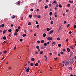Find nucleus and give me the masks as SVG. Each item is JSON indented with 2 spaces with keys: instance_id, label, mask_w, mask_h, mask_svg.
<instances>
[{
  "instance_id": "nucleus-56",
  "label": "nucleus",
  "mask_w": 76,
  "mask_h": 76,
  "mask_svg": "<svg viewBox=\"0 0 76 76\" xmlns=\"http://www.w3.org/2000/svg\"><path fill=\"white\" fill-rule=\"evenodd\" d=\"M69 34H72V31H70L69 32Z\"/></svg>"
},
{
  "instance_id": "nucleus-52",
  "label": "nucleus",
  "mask_w": 76,
  "mask_h": 76,
  "mask_svg": "<svg viewBox=\"0 0 76 76\" xmlns=\"http://www.w3.org/2000/svg\"><path fill=\"white\" fill-rule=\"evenodd\" d=\"M55 15H57V12H55L54 13Z\"/></svg>"
},
{
  "instance_id": "nucleus-59",
  "label": "nucleus",
  "mask_w": 76,
  "mask_h": 76,
  "mask_svg": "<svg viewBox=\"0 0 76 76\" xmlns=\"http://www.w3.org/2000/svg\"><path fill=\"white\" fill-rule=\"evenodd\" d=\"M74 28H76V25H75L74 26Z\"/></svg>"
},
{
  "instance_id": "nucleus-54",
  "label": "nucleus",
  "mask_w": 76,
  "mask_h": 76,
  "mask_svg": "<svg viewBox=\"0 0 76 76\" xmlns=\"http://www.w3.org/2000/svg\"><path fill=\"white\" fill-rule=\"evenodd\" d=\"M61 31V29L60 28H59V30H58V31Z\"/></svg>"
},
{
  "instance_id": "nucleus-14",
  "label": "nucleus",
  "mask_w": 76,
  "mask_h": 76,
  "mask_svg": "<svg viewBox=\"0 0 76 76\" xmlns=\"http://www.w3.org/2000/svg\"><path fill=\"white\" fill-rule=\"evenodd\" d=\"M46 36V34H45V33H44L43 34V37H45Z\"/></svg>"
},
{
  "instance_id": "nucleus-51",
  "label": "nucleus",
  "mask_w": 76,
  "mask_h": 76,
  "mask_svg": "<svg viewBox=\"0 0 76 76\" xmlns=\"http://www.w3.org/2000/svg\"><path fill=\"white\" fill-rule=\"evenodd\" d=\"M13 27V24H11V27Z\"/></svg>"
},
{
  "instance_id": "nucleus-29",
  "label": "nucleus",
  "mask_w": 76,
  "mask_h": 76,
  "mask_svg": "<svg viewBox=\"0 0 76 76\" xmlns=\"http://www.w3.org/2000/svg\"><path fill=\"white\" fill-rule=\"evenodd\" d=\"M61 44H58V47H61Z\"/></svg>"
},
{
  "instance_id": "nucleus-8",
  "label": "nucleus",
  "mask_w": 76,
  "mask_h": 76,
  "mask_svg": "<svg viewBox=\"0 0 76 76\" xmlns=\"http://www.w3.org/2000/svg\"><path fill=\"white\" fill-rule=\"evenodd\" d=\"M48 5H46L45 6V9H47V8H48Z\"/></svg>"
},
{
  "instance_id": "nucleus-28",
  "label": "nucleus",
  "mask_w": 76,
  "mask_h": 76,
  "mask_svg": "<svg viewBox=\"0 0 76 76\" xmlns=\"http://www.w3.org/2000/svg\"><path fill=\"white\" fill-rule=\"evenodd\" d=\"M23 41V39H20V42H22Z\"/></svg>"
},
{
  "instance_id": "nucleus-9",
  "label": "nucleus",
  "mask_w": 76,
  "mask_h": 76,
  "mask_svg": "<svg viewBox=\"0 0 76 76\" xmlns=\"http://www.w3.org/2000/svg\"><path fill=\"white\" fill-rule=\"evenodd\" d=\"M69 2L70 3H71V4H72V3H73V1H71L70 0H69Z\"/></svg>"
},
{
  "instance_id": "nucleus-12",
  "label": "nucleus",
  "mask_w": 76,
  "mask_h": 76,
  "mask_svg": "<svg viewBox=\"0 0 76 76\" xmlns=\"http://www.w3.org/2000/svg\"><path fill=\"white\" fill-rule=\"evenodd\" d=\"M53 13V12H51L49 13V15L50 16H51L52 15V14Z\"/></svg>"
},
{
  "instance_id": "nucleus-2",
  "label": "nucleus",
  "mask_w": 76,
  "mask_h": 76,
  "mask_svg": "<svg viewBox=\"0 0 76 76\" xmlns=\"http://www.w3.org/2000/svg\"><path fill=\"white\" fill-rule=\"evenodd\" d=\"M54 32V30H52L51 31H50V32H49V34H48L49 35H50V34H52V33H53V32Z\"/></svg>"
},
{
  "instance_id": "nucleus-18",
  "label": "nucleus",
  "mask_w": 76,
  "mask_h": 76,
  "mask_svg": "<svg viewBox=\"0 0 76 76\" xmlns=\"http://www.w3.org/2000/svg\"><path fill=\"white\" fill-rule=\"evenodd\" d=\"M8 32H11V31H12V30L11 29H9L8 30Z\"/></svg>"
},
{
  "instance_id": "nucleus-53",
  "label": "nucleus",
  "mask_w": 76,
  "mask_h": 76,
  "mask_svg": "<svg viewBox=\"0 0 76 76\" xmlns=\"http://www.w3.org/2000/svg\"><path fill=\"white\" fill-rule=\"evenodd\" d=\"M36 23L37 25H38V21H37L36 22Z\"/></svg>"
},
{
  "instance_id": "nucleus-20",
  "label": "nucleus",
  "mask_w": 76,
  "mask_h": 76,
  "mask_svg": "<svg viewBox=\"0 0 76 76\" xmlns=\"http://www.w3.org/2000/svg\"><path fill=\"white\" fill-rule=\"evenodd\" d=\"M30 65L31 66H34V64H33V63H31L30 64Z\"/></svg>"
},
{
  "instance_id": "nucleus-38",
  "label": "nucleus",
  "mask_w": 76,
  "mask_h": 76,
  "mask_svg": "<svg viewBox=\"0 0 76 76\" xmlns=\"http://www.w3.org/2000/svg\"><path fill=\"white\" fill-rule=\"evenodd\" d=\"M16 31L17 32H19V30H18V29H16Z\"/></svg>"
},
{
  "instance_id": "nucleus-50",
  "label": "nucleus",
  "mask_w": 76,
  "mask_h": 76,
  "mask_svg": "<svg viewBox=\"0 0 76 76\" xmlns=\"http://www.w3.org/2000/svg\"><path fill=\"white\" fill-rule=\"evenodd\" d=\"M34 37H36V36H37V34H34Z\"/></svg>"
},
{
  "instance_id": "nucleus-11",
  "label": "nucleus",
  "mask_w": 76,
  "mask_h": 76,
  "mask_svg": "<svg viewBox=\"0 0 76 76\" xmlns=\"http://www.w3.org/2000/svg\"><path fill=\"white\" fill-rule=\"evenodd\" d=\"M20 2L19 1H18V5H20Z\"/></svg>"
},
{
  "instance_id": "nucleus-60",
  "label": "nucleus",
  "mask_w": 76,
  "mask_h": 76,
  "mask_svg": "<svg viewBox=\"0 0 76 76\" xmlns=\"http://www.w3.org/2000/svg\"><path fill=\"white\" fill-rule=\"evenodd\" d=\"M37 28H39V25H37Z\"/></svg>"
},
{
  "instance_id": "nucleus-63",
  "label": "nucleus",
  "mask_w": 76,
  "mask_h": 76,
  "mask_svg": "<svg viewBox=\"0 0 76 76\" xmlns=\"http://www.w3.org/2000/svg\"><path fill=\"white\" fill-rule=\"evenodd\" d=\"M49 44H50V42H48L47 43V45H49Z\"/></svg>"
},
{
  "instance_id": "nucleus-47",
  "label": "nucleus",
  "mask_w": 76,
  "mask_h": 76,
  "mask_svg": "<svg viewBox=\"0 0 76 76\" xmlns=\"http://www.w3.org/2000/svg\"><path fill=\"white\" fill-rule=\"evenodd\" d=\"M67 23V22L66 21H65L64 22V24H65V23Z\"/></svg>"
},
{
  "instance_id": "nucleus-31",
  "label": "nucleus",
  "mask_w": 76,
  "mask_h": 76,
  "mask_svg": "<svg viewBox=\"0 0 76 76\" xmlns=\"http://www.w3.org/2000/svg\"><path fill=\"white\" fill-rule=\"evenodd\" d=\"M12 18L13 19H15V15H13L12 16Z\"/></svg>"
},
{
  "instance_id": "nucleus-13",
  "label": "nucleus",
  "mask_w": 76,
  "mask_h": 76,
  "mask_svg": "<svg viewBox=\"0 0 76 76\" xmlns=\"http://www.w3.org/2000/svg\"><path fill=\"white\" fill-rule=\"evenodd\" d=\"M35 60V59L34 58H32L31 59V61H34Z\"/></svg>"
},
{
  "instance_id": "nucleus-39",
  "label": "nucleus",
  "mask_w": 76,
  "mask_h": 76,
  "mask_svg": "<svg viewBox=\"0 0 76 76\" xmlns=\"http://www.w3.org/2000/svg\"><path fill=\"white\" fill-rule=\"evenodd\" d=\"M61 54H64V52H61L60 53Z\"/></svg>"
},
{
  "instance_id": "nucleus-7",
  "label": "nucleus",
  "mask_w": 76,
  "mask_h": 76,
  "mask_svg": "<svg viewBox=\"0 0 76 76\" xmlns=\"http://www.w3.org/2000/svg\"><path fill=\"white\" fill-rule=\"evenodd\" d=\"M70 49H69V48H67V51H68V52H70Z\"/></svg>"
},
{
  "instance_id": "nucleus-22",
  "label": "nucleus",
  "mask_w": 76,
  "mask_h": 76,
  "mask_svg": "<svg viewBox=\"0 0 76 76\" xmlns=\"http://www.w3.org/2000/svg\"><path fill=\"white\" fill-rule=\"evenodd\" d=\"M73 55V52H70V56H72Z\"/></svg>"
},
{
  "instance_id": "nucleus-40",
  "label": "nucleus",
  "mask_w": 76,
  "mask_h": 76,
  "mask_svg": "<svg viewBox=\"0 0 76 76\" xmlns=\"http://www.w3.org/2000/svg\"><path fill=\"white\" fill-rule=\"evenodd\" d=\"M37 43H38V44H39V43H40V41H37Z\"/></svg>"
},
{
  "instance_id": "nucleus-48",
  "label": "nucleus",
  "mask_w": 76,
  "mask_h": 76,
  "mask_svg": "<svg viewBox=\"0 0 76 76\" xmlns=\"http://www.w3.org/2000/svg\"><path fill=\"white\" fill-rule=\"evenodd\" d=\"M35 54H38V52H35Z\"/></svg>"
},
{
  "instance_id": "nucleus-10",
  "label": "nucleus",
  "mask_w": 76,
  "mask_h": 76,
  "mask_svg": "<svg viewBox=\"0 0 76 76\" xmlns=\"http://www.w3.org/2000/svg\"><path fill=\"white\" fill-rule=\"evenodd\" d=\"M3 39L5 40V39H6V37L5 36H4L3 37Z\"/></svg>"
},
{
  "instance_id": "nucleus-43",
  "label": "nucleus",
  "mask_w": 76,
  "mask_h": 76,
  "mask_svg": "<svg viewBox=\"0 0 76 76\" xmlns=\"http://www.w3.org/2000/svg\"><path fill=\"white\" fill-rule=\"evenodd\" d=\"M68 41H69V39H66V42H67Z\"/></svg>"
},
{
  "instance_id": "nucleus-25",
  "label": "nucleus",
  "mask_w": 76,
  "mask_h": 76,
  "mask_svg": "<svg viewBox=\"0 0 76 76\" xmlns=\"http://www.w3.org/2000/svg\"><path fill=\"white\" fill-rule=\"evenodd\" d=\"M40 54H43V51H40Z\"/></svg>"
},
{
  "instance_id": "nucleus-16",
  "label": "nucleus",
  "mask_w": 76,
  "mask_h": 76,
  "mask_svg": "<svg viewBox=\"0 0 76 76\" xmlns=\"http://www.w3.org/2000/svg\"><path fill=\"white\" fill-rule=\"evenodd\" d=\"M41 43H44V40H41Z\"/></svg>"
},
{
  "instance_id": "nucleus-6",
  "label": "nucleus",
  "mask_w": 76,
  "mask_h": 76,
  "mask_svg": "<svg viewBox=\"0 0 76 76\" xmlns=\"http://www.w3.org/2000/svg\"><path fill=\"white\" fill-rule=\"evenodd\" d=\"M44 48H45V46H43V47H41V49L42 50Z\"/></svg>"
},
{
  "instance_id": "nucleus-49",
  "label": "nucleus",
  "mask_w": 76,
  "mask_h": 76,
  "mask_svg": "<svg viewBox=\"0 0 76 76\" xmlns=\"http://www.w3.org/2000/svg\"><path fill=\"white\" fill-rule=\"evenodd\" d=\"M72 69V67H71V66L69 67V70H70V69Z\"/></svg>"
},
{
  "instance_id": "nucleus-30",
  "label": "nucleus",
  "mask_w": 76,
  "mask_h": 76,
  "mask_svg": "<svg viewBox=\"0 0 76 76\" xmlns=\"http://www.w3.org/2000/svg\"><path fill=\"white\" fill-rule=\"evenodd\" d=\"M67 6L68 7H70V4H68L67 5Z\"/></svg>"
},
{
  "instance_id": "nucleus-24",
  "label": "nucleus",
  "mask_w": 76,
  "mask_h": 76,
  "mask_svg": "<svg viewBox=\"0 0 76 76\" xmlns=\"http://www.w3.org/2000/svg\"><path fill=\"white\" fill-rule=\"evenodd\" d=\"M44 45H45V46H47V43H45L44 44Z\"/></svg>"
},
{
  "instance_id": "nucleus-19",
  "label": "nucleus",
  "mask_w": 76,
  "mask_h": 76,
  "mask_svg": "<svg viewBox=\"0 0 76 76\" xmlns=\"http://www.w3.org/2000/svg\"><path fill=\"white\" fill-rule=\"evenodd\" d=\"M38 63H37L35 64V66H38Z\"/></svg>"
},
{
  "instance_id": "nucleus-42",
  "label": "nucleus",
  "mask_w": 76,
  "mask_h": 76,
  "mask_svg": "<svg viewBox=\"0 0 76 76\" xmlns=\"http://www.w3.org/2000/svg\"><path fill=\"white\" fill-rule=\"evenodd\" d=\"M18 29H20V26H18Z\"/></svg>"
},
{
  "instance_id": "nucleus-21",
  "label": "nucleus",
  "mask_w": 76,
  "mask_h": 76,
  "mask_svg": "<svg viewBox=\"0 0 76 76\" xmlns=\"http://www.w3.org/2000/svg\"><path fill=\"white\" fill-rule=\"evenodd\" d=\"M26 36V34H23V37H25Z\"/></svg>"
},
{
  "instance_id": "nucleus-17",
  "label": "nucleus",
  "mask_w": 76,
  "mask_h": 76,
  "mask_svg": "<svg viewBox=\"0 0 76 76\" xmlns=\"http://www.w3.org/2000/svg\"><path fill=\"white\" fill-rule=\"evenodd\" d=\"M29 18H31L32 17V15H30L29 16Z\"/></svg>"
},
{
  "instance_id": "nucleus-45",
  "label": "nucleus",
  "mask_w": 76,
  "mask_h": 76,
  "mask_svg": "<svg viewBox=\"0 0 76 76\" xmlns=\"http://www.w3.org/2000/svg\"><path fill=\"white\" fill-rule=\"evenodd\" d=\"M30 11L31 12H33V11H34V10H33V9H31Z\"/></svg>"
},
{
  "instance_id": "nucleus-35",
  "label": "nucleus",
  "mask_w": 76,
  "mask_h": 76,
  "mask_svg": "<svg viewBox=\"0 0 76 76\" xmlns=\"http://www.w3.org/2000/svg\"><path fill=\"white\" fill-rule=\"evenodd\" d=\"M37 18H41V16L40 15H39L38 16Z\"/></svg>"
},
{
  "instance_id": "nucleus-26",
  "label": "nucleus",
  "mask_w": 76,
  "mask_h": 76,
  "mask_svg": "<svg viewBox=\"0 0 76 76\" xmlns=\"http://www.w3.org/2000/svg\"><path fill=\"white\" fill-rule=\"evenodd\" d=\"M50 29L49 28H48L47 29V31H50Z\"/></svg>"
},
{
  "instance_id": "nucleus-46",
  "label": "nucleus",
  "mask_w": 76,
  "mask_h": 76,
  "mask_svg": "<svg viewBox=\"0 0 76 76\" xmlns=\"http://www.w3.org/2000/svg\"><path fill=\"white\" fill-rule=\"evenodd\" d=\"M4 53H6L7 51H6V50H4Z\"/></svg>"
},
{
  "instance_id": "nucleus-58",
  "label": "nucleus",
  "mask_w": 76,
  "mask_h": 76,
  "mask_svg": "<svg viewBox=\"0 0 76 76\" xmlns=\"http://www.w3.org/2000/svg\"><path fill=\"white\" fill-rule=\"evenodd\" d=\"M69 12V10H66V12L67 13V12Z\"/></svg>"
},
{
  "instance_id": "nucleus-15",
  "label": "nucleus",
  "mask_w": 76,
  "mask_h": 76,
  "mask_svg": "<svg viewBox=\"0 0 76 76\" xmlns=\"http://www.w3.org/2000/svg\"><path fill=\"white\" fill-rule=\"evenodd\" d=\"M58 6H59V7H60V8L62 7V6L61 5V4H59Z\"/></svg>"
},
{
  "instance_id": "nucleus-27",
  "label": "nucleus",
  "mask_w": 76,
  "mask_h": 76,
  "mask_svg": "<svg viewBox=\"0 0 76 76\" xmlns=\"http://www.w3.org/2000/svg\"><path fill=\"white\" fill-rule=\"evenodd\" d=\"M3 33L5 34V33L6 32V30H4L3 31Z\"/></svg>"
},
{
  "instance_id": "nucleus-33",
  "label": "nucleus",
  "mask_w": 76,
  "mask_h": 76,
  "mask_svg": "<svg viewBox=\"0 0 76 76\" xmlns=\"http://www.w3.org/2000/svg\"><path fill=\"white\" fill-rule=\"evenodd\" d=\"M52 5V4H49L48 5L49 6V7H51Z\"/></svg>"
},
{
  "instance_id": "nucleus-62",
  "label": "nucleus",
  "mask_w": 76,
  "mask_h": 76,
  "mask_svg": "<svg viewBox=\"0 0 76 76\" xmlns=\"http://www.w3.org/2000/svg\"><path fill=\"white\" fill-rule=\"evenodd\" d=\"M55 18H57V15H55Z\"/></svg>"
},
{
  "instance_id": "nucleus-55",
  "label": "nucleus",
  "mask_w": 76,
  "mask_h": 76,
  "mask_svg": "<svg viewBox=\"0 0 76 76\" xmlns=\"http://www.w3.org/2000/svg\"><path fill=\"white\" fill-rule=\"evenodd\" d=\"M56 44V43H55V42H53L52 44Z\"/></svg>"
},
{
  "instance_id": "nucleus-57",
  "label": "nucleus",
  "mask_w": 76,
  "mask_h": 76,
  "mask_svg": "<svg viewBox=\"0 0 76 76\" xmlns=\"http://www.w3.org/2000/svg\"><path fill=\"white\" fill-rule=\"evenodd\" d=\"M34 16L35 18H37V15H35Z\"/></svg>"
},
{
  "instance_id": "nucleus-5",
  "label": "nucleus",
  "mask_w": 76,
  "mask_h": 76,
  "mask_svg": "<svg viewBox=\"0 0 76 76\" xmlns=\"http://www.w3.org/2000/svg\"><path fill=\"white\" fill-rule=\"evenodd\" d=\"M57 1L55 0V1H54L52 3V4L53 5V4H54V3H55V4H57Z\"/></svg>"
},
{
  "instance_id": "nucleus-61",
  "label": "nucleus",
  "mask_w": 76,
  "mask_h": 76,
  "mask_svg": "<svg viewBox=\"0 0 76 76\" xmlns=\"http://www.w3.org/2000/svg\"><path fill=\"white\" fill-rule=\"evenodd\" d=\"M14 35H17V34L16 33H14Z\"/></svg>"
},
{
  "instance_id": "nucleus-1",
  "label": "nucleus",
  "mask_w": 76,
  "mask_h": 76,
  "mask_svg": "<svg viewBox=\"0 0 76 76\" xmlns=\"http://www.w3.org/2000/svg\"><path fill=\"white\" fill-rule=\"evenodd\" d=\"M47 40H48V41H49V40H50V41H52V40H53V38L48 37L47 38Z\"/></svg>"
},
{
  "instance_id": "nucleus-41",
  "label": "nucleus",
  "mask_w": 76,
  "mask_h": 76,
  "mask_svg": "<svg viewBox=\"0 0 76 76\" xmlns=\"http://www.w3.org/2000/svg\"><path fill=\"white\" fill-rule=\"evenodd\" d=\"M60 39V38L58 37L57 38V40H58V41H59Z\"/></svg>"
},
{
  "instance_id": "nucleus-44",
  "label": "nucleus",
  "mask_w": 76,
  "mask_h": 76,
  "mask_svg": "<svg viewBox=\"0 0 76 76\" xmlns=\"http://www.w3.org/2000/svg\"><path fill=\"white\" fill-rule=\"evenodd\" d=\"M16 45L15 46V47L14 48V50H16Z\"/></svg>"
},
{
  "instance_id": "nucleus-36",
  "label": "nucleus",
  "mask_w": 76,
  "mask_h": 76,
  "mask_svg": "<svg viewBox=\"0 0 76 76\" xmlns=\"http://www.w3.org/2000/svg\"><path fill=\"white\" fill-rule=\"evenodd\" d=\"M70 48L71 49H72V50H73V49H74L73 47H72V46H70Z\"/></svg>"
},
{
  "instance_id": "nucleus-37",
  "label": "nucleus",
  "mask_w": 76,
  "mask_h": 76,
  "mask_svg": "<svg viewBox=\"0 0 76 76\" xmlns=\"http://www.w3.org/2000/svg\"><path fill=\"white\" fill-rule=\"evenodd\" d=\"M50 24L51 25H53V21H52L50 22Z\"/></svg>"
},
{
  "instance_id": "nucleus-32",
  "label": "nucleus",
  "mask_w": 76,
  "mask_h": 76,
  "mask_svg": "<svg viewBox=\"0 0 76 76\" xmlns=\"http://www.w3.org/2000/svg\"><path fill=\"white\" fill-rule=\"evenodd\" d=\"M2 27H4V24H3L2 25H1Z\"/></svg>"
},
{
  "instance_id": "nucleus-4",
  "label": "nucleus",
  "mask_w": 76,
  "mask_h": 76,
  "mask_svg": "<svg viewBox=\"0 0 76 76\" xmlns=\"http://www.w3.org/2000/svg\"><path fill=\"white\" fill-rule=\"evenodd\" d=\"M70 62V63L71 64H72L73 63V60H72L70 61H69Z\"/></svg>"
},
{
  "instance_id": "nucleus-64",
  "label": "nucleus",
  "mask_w": 76,
  "mask_h": 76,
  "mask_svg": "<svg viewBox=\"0 0 76 76\" xmlns=\"http://www.w3.org/2000/svg\"><path fill=\"white\" fill-rule=\"evenodd\" d=\"M67 26H70V24H68V25H67Z\"/></svg>"
},
{
  "instance_id": "nucleus-34",
  "label": "nucleus",
  "mask_w": 76,
  "mask_h": 76,
  "mask_svg": "<svg viewBox=\"0 0 76 76\" xmlns=\"http://www.w3.org/2000/svg\"><path fill=\"white\" fill-rule=\"evenodd\" d=\"M28 25H31V22H29L28 23Z\"/></svg>"
},
{
  "instance_id": "nucleus-3",
  "label": "nucleus",
  "mask_w": 76,
  "mask_h": 76,
  "mask_svg": "<svg viewBox=\"0 0 76 76\" xmlns=\"http://www.w3.org/2000/svg\"><path fill=\"white\" fill-rule=\"evenodd\" d=\"M29 70H30V69L29 67H28L27 69L26 70V72H29Z\"/></svg>"
},
{
  "instance_id": "nucleus-23",
  "label": "nucleus",
  "mask_w": 76,
  "mask_h": 76,
  "mask_svg": "<svg viewBox=\"0 0 76 76\" xmlns=\"http://www.w3.org/2000/svg\"><path fill=\"white\" fill-rule=\"evenodd\" d=\"M36 48H37V49H39V46H37Z\"/></svg>"
}]
</instances>
